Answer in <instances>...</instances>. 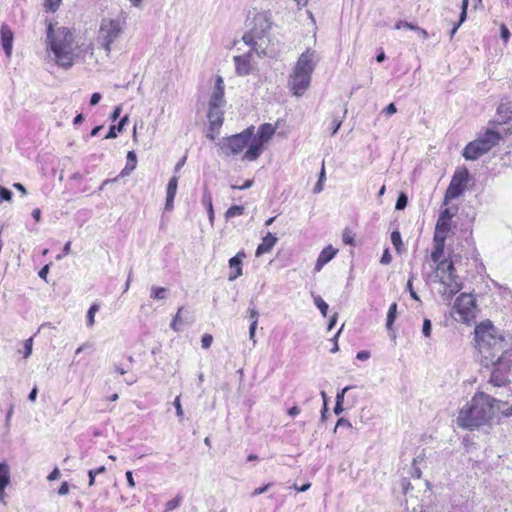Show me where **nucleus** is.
I'll list each match as a JSON object with an SVG mask.
<instances>
[{
  "mask_svg": "<svg viewBox=\"0 0 512 512\" xmlns=\"http://www.w3.org/2000/svg\"><path fill=\"white\" fill-rule=\"evenodd\" d=\"M491 324L481 323L475 328V341L481 353H488L486 357L494 358L501 352L494 362V368L490 377V383L494 386H505L512 382V350L507 348L503 336H496Z\"/></svg>",
  "mask_w": 512,
  "mask_h": 512,
  "instance_id": "obj_1",
  "label": "nucleus"
},
{
  "mask_svg": "<svg viewBox=\"0 0 512 512\" xmlns=\"http://www.w3.org/2000/svg\"><path fill=\"white\" fill-rule=\"evenodd\" d=\"M46 60L63 69L73 66L82 52V45L75 34H46Z\"/></svg>",
  "mask_w": 512,
  "mask_h": 512,
  "instance_id": "obj_2",
  "label": "nucleus"
},
{
  "mask_svg": "<svg viewBox=\"0 0 512 512\" xmlns=\"http://www.w3.org/2000/svg\"><path fill=\"white\" fill-rule=\"evenodd\" d=\"M498 402L495 398L479 392L473 396L463 408L460 409L457 416L459 427L474 430L489 422L494 415V403Z\"/></svg>",
  "mask_w": 512,
  "mask_h": 512,
  "instance_id": "obj_3",
  "label": "nucleus"
},
{
  "mask_svg": "<svg viewBox=\"0 0 512 512\" xmlns=\"http://www.w3.org/2000/svg\"><path fill=\"white\" fill-rule=\"evenodd\" d=\"M319 62L317 52L307 48L299 57L288 78V87L294 96L300 97L309 88L312 73Z\"/></svg>",
  "mask_w": 512,
  "mask_h": 512,
  "instance_id": "obj_4",
  "label": "nucleus"
},
{
  "mask_svg": "<svg viewBox=\"0 0 512 512\" xmlns=\"http://www.w3.org/2000/svg\"><path fill=\"white\" fill-rule=\"evenodd\" d=\"M501 140V135L498 131L487 129L474 141L469 142L464 150L463 157L466 160H477L482 155L488 153L493 147L497 146Z\"/></svg>",
  "mask_w": 512,
  "mask_h": 512,
  "instance_id": "obj_5",
  "label": "nucleus"
},
{
  "mask_svg": "<svg viewBox=\"0 0 512 512\" xmlns=\"http://www.w3.org/2000/svg\"><path fill=\"white\" fill-rule=\"evenodd\" d=\"M254 136V127H248L241 133L223 137L217 143L218 147L225 156H232L241 153L246 147L248 148Z\"/></svg>",
  "mask_w": 512,
  "mask_h": 512,
  "instance_id": "obj_6",
  "label": "nucleus"
},
{
  "mask_svg": "<svg viewBox=\"0 0 512 512\" xmlns=\"http://www.w3.org/2000/svg\"><path fill=\"white\" fill-rule=\"evenodd\" d=\"M275 133V127L270 123H264L259 126L257 134L252 137V142L243 154V160L255 161L262 153L263 145Z\"/></svg>",
  "mask_w": 512,
  "mask_h": 512,
  "instance_id": "obj_7",
  "label": "nucleus"
},
{
  "mask_svg": "<svg viewBox=\"0 0 512 512\" xmlns=\"http://www.w3.org/2000/svg\"><path fill=\"white\" fill-rule=\"evenodd\" d=\"M437 271L440 273V282L446 286L445 293L449 295H455L462 288L460 278L455 275L454 261L442 260L437 265Z\"/></svg>",
  "mask_w": 512,
  "mask_h": 512,
  "instance_id": "obj_8",
  "label": "nucleus"
},
{
  "mask_svg": "<svg viewBox=\"0 0 512 512\" xmlns=\"http://www.w3.org/2000/svg\"><path fill=\"white\" fill-rule=\"evenodd\" d=\"M246 27L248 32H267L273 27L272 15L269 11L250 10L246 19Z\"/></svg>",
  "mask_w": 512,
  "mask_h": 512,
  "instance_id": "obj_9",
  "label": "nucleus"
},
{
  "mask_svg": "<svg viewBox=\"0 0 512 512\" xmlns=\"http://www.w3.org/2000/svg\"><path fill=\"white\" fill-rule=\"evenodd\" d=\"M468 180L469 173L467 169L455 172L445 192V205H447L450 200L458 198L465 191L466 183Z\"/></svg>",
  "mask_w": 512,
  "mask_h": 512,
  "instance_id": "obj_10",
  "label": "nucleus"
},
{
  "mask_svg": "<svg viewBox=\"0 0 512 512\" xmlns=\"http://www.w3.org/2000/svg\"><path fill=\"white\" fill-rule=\"evenodd\" d=\"M454 308L460 319L465 323H469L475 318L476 304L471 294L462 293L458 296Z\"/></svg>",
  "mask_w": 512,
  "mask_h": 512,
  "instance_id": "obj_11",
  "label": "nucleus"
},
{
  "mask_svg": "<svg viewBox=\"0 0 512 512\" xmlns=\"http://www.w3.org/2000/svg\"><path fill=\"white\" fill-rule=\"evenodd\" d=\"M223 107H215L209 106L208 110V121H209V133L207 137L211 140H215L216 134L219 132L223 121H224V113L222 110Z\"/></svg>",
  "mask_w": 512,
  "mask_h": 512,
  "instance_id": "obj_12",
  "label": "nucleus"
},
{
  "mask_svg": "<svg viewBox=\"0 0 512 512\" xmlns=\"http://www.w3.org/2000/svg\"><path fill=\"white\" fill-rule=\"evenodd\" d=\"M224 80L221 76L216 77L214 89L210 95L209 106L224 107L226 101L224 99Z\"/></svg>",
  "mask_w": 512,
  "mask_h": 512,
  "instance_id": "obj_13",
  "label": "nucleus"
},
{
  "mask_svg": "<svg viewBox=\"0 0 512 512\" xmlns=\"http://www.w3.org/2000/svg\"><path fill=\"white\" fill-rule=\"evenodd\" d=\"M337 252L338 250L332 245L326 246L318 255L314 271L320 272L322 268L336 256Z\"/></svg>",
  "mask_w": 512,
  "mask_h": 512,
  "instance_id": "obj_14",
  "label": "nucleus"
},
{
  "mask_svg": "<svg viewBox=\"0 0 512 512\" xmlns=\"http://www.w3.org/2000/svg\"><path fill=\"white\" fill-rule=\"evenodd\" d=\"M245 257L244 252H238L235 256L229 260V268L231 272L229 274V281H234L242 275V260Z\"/></svg>",
  "mask_w": 512,
  "mask_h": 512,
  "instance_id": "obj_15",
  "label": "nucleus"
},
{
  "mask_svg": "<svg viewBox=\"0 0 512 512\" xmlns=\"http://www.w3.org/2000/svg\"><path fill=\"white\" fill-rule=\"evenodd\" d=\"M265 34H243L242 40L245 44L251 46V50L257 53L258 55L264 54L266 55L265 48L259 44V41L264 40Z\"/></svg>",
  "mask_w": 512,
  "mask_h": 512,
  "instance_id": "obj_16",
  "label": "nucleus"
},
{
  "mask_svg": "<svg viewBox=\"0 0 512 512\" xmlns=\"http://www.w3.org/2000/svg\"><path fill=\"white\" fill-rule=\"evenodd\" d=\"M178 188V176L174 175L170 178L167 184L166 190V202H165V210L171 211L173 209L174 199L177 193Z\"/></svg>",
  "mask_w": 512,
  "mask_h": 512,
  "instance_id": "obj_17",
  "label": "nucleus"
},
{
  "mask_svg": "<svg viewBox=\"0 0 512 512\" xmlns=\"http://www.w3.org/2000/svg\"><path fill=\"white\" fill-rule=\"evenodd\" d=\"M10 467L6 461L0 462V501L4 503L5 488L10 484Z\"/></svg>",
  "mask_w": 512,
  "mask_h": 512,
  "instance_id": "obj_18",
  "label": "nucleus"
},
{
  "mask_svg": "<svg viewBox=\"0 0 512 512\" xmlns=\"http://www.w3.org/2000/svg\"><path fill=\"white\" fill-rule=\"evenodd\" d=\"M277 237L275 234L268 232L266 236L262 238L261 243L256 249V256L264 255L272 250L274 245L277 243Z\"/></svg>",
  "mask_w": 512,
  "mask_h": 512,
  "instance_id": "obj_19",
  "label": "nucleus"
},
{
  "mask_svg": "<svg viewBox=\"0 0 512 512\" xmlns=\"http://www.w3.org/2000/svg\"><path fill=\"white\" fill-rule=\"evenodd\" d=\"M236 73L239 76L249 75L251 72V65L249 54L234 57Z\"/></svg>",
  "mask_w": 512,
  "mask_h": 512,
  "instance_id": "obj_20",
  "label": "nucleus"
},
{
  "mask_svg": "<svg viewBox=\"0 0 512 512\" xmlns=\"http://www.w3.org/2000/svg\"><path fill=\"white\" fill-rule=\"evenodd\" d=\"M450 230H451V221L441 219L438 217L436 226H435L434 238L447 239Z\"/></svg>",
  "mask_w": 512,
  "mask_h": 512,
  "instance_id": "obj_21",
  "label": "nucleus"
},
{
  "mask_svg": "<svg viewBox=\"0 0 512 512\" xmlns=\"http://www.w3.org/2000/svg\"><path fill=\"white\" fill-rule=\"evenodd\" d=\"M468 2H469V0H462V10L459 15V19L457 21L455 19H450V24H449V27L447 28L449 30V32H451V33L457 32L461 23L465 20ZM450 13L453 14V18H455L456 13L455 12H450Z\"/></svg>",
  "mask_w": 512,
  "mask_h": 512,
  "instance_id": "obj_22",
  "label": "nucleus"
},
{
  "mask_svg": "<svg viewBox=\"0 0 512 512\" xmlns=\"http://www.w3.org/2000/svg\"><path fill=\"white\" fill-rule=\"evenodd\" d=\"M445 241L446 239H437L433 237L434 249L431 252V259L434 263H437V265L442 261L441 257L444 253Z\"/></svg>",
  "mask_w": 512,
  "mask_h": 512,
  "instance_id": "obj_23",
  "label": "nucleus"
},
{
  "mask_svg": "<svg viewBox=\"0 0 512 512\" xmlns=\"http://www.w3.org/2000/svg\"><path fill=\"white\" fill-rule=\"evenodd\" d=\"M137 164V157L134 151H129L127 153V163L123 170L120 172L118 177H125L130 175V173L135 170Z\"/></svg>",
  "mask_w": 512,
  "mask_h": 512,
  "instance_id": "obj_24",
  "label": "nucleus"
},
{
  "mask_svg": "<svg viewBox=\"0 0 512 512\" xmlns=\"http://www.w3.org/2000/svg\"><path fill=\"white\" fill-rule=\"evenodd\" d=\"M129 117L128 115L123 116L117 125H111L109 127V131L105 136V139H113L117 137V133H120L123 131L125 125L128 123Z\"/></svg>",
  "mask_w": 512,
  "mask_h": 512,
  "instance_id": "obj_25",
  "label": "nucleus"
},
{
  "mask_svg": "<svg viewBox=\"0 0 512 512\" xmlns=\"http://www.w3.org/2000/svg\"><path fill=\"white\" fill-rule=\"evenodd\" d=\"M1 46L8 58L11 57L13 48V34H1Z\"/></svg>",
  "mask_w": 512,
  "mask_h": 512,
  "instance_id": "obj_26",
  "label": "nucleus"
},
{
  "mask_svg": "<svg viewBox=\"0 0 512 512\" xmlns=\"http://www.w3.org/2000/svg\"><path fill=\"white\" fill-rule=\"evenodd\" d=\"M168 289L165 287L152 286L150 290V298L154 300H164L168 296Z\"/></svg>",
  "mask_w": 512,
  "mask_h": 512,
  "instance_id": "obj_27",
  "label": "nucleus"
},
{
  "mask_svg": "<svg viewBox=\"0 0 512 512\" xmlns=\"http://www.w3.org/2000/svg\"><path fill=\"white\" fill-rule=\"evenodd\" d=\"M498 114L507 122L512 119V104L501 103L497 108Z\"/></svg>",
  "mask_w": 512,
  "mask_h": 512,
  "instance_id": "obj_28",
  "label": "nucleus"
},
{
  "mask_svg": "<svg viewBox=\"0 0 512 512\" xmlns=\"http://www.w3.org/2000/svg\"><path fill=\"white\" fill-rule=\"evenodd\" d=\"M397 317V303L394 302L390 305L387 313L386 328L391 331L394 321Z\"/></svg>",
  "mask_w": 512,
  "mask_h": 512,
  "instance_id": "obj_29",
  "label": "nucleus"
},
{
  "mask_svg": "<svg viewBox=\"0 0 512 512\" xmlns=\"http://www.w3.org/2000/svg\"><path fill=\"white\" fill-rule=\"evenodd\" d=\"M202 203L207 208L208 218H209L210 223L213 224L214 210H213V205H212V198L209 193H207V192L204 193Z\"/></svg>",
  "mask_w": 512,
  "mask_h": 512,
  "instance_id": "obj_30",
  "label": "nucleus"
},
{
  "mask_svg": "<svg viewBox=\"0 0 512 512\" xmlns=\"http://www.w3.org/2000/svg\"><path fill=\"white\" fill-rule=\"evenodd\" d=\"M245 208L242 205H232L225 213L226 220L238 217L244 214Z\"/></svg>",
  "mask_w": 512,
  "mask_h": 512,
  "instance_id": "obj_31",
  "label": "nucleus"
},
{
  "mask_svg": "<svg viewBox=\"0 0 512 512\" xmlns=\"http://www.w3.org/2000/svg\"><path fill=\"white\" fill-rule=\"evenodd\" d=\"M346 114H347V109H344L343 111V116L341 117H334L331 124H330V130H331V135H335L338 130L340 129L342 123H343V119L346 117Z\"/></svg>",
  "mask_w": 512,
  "mask_h": 512,
  "instance_id": "obj_32",
  "label": "nucleus"
},
{
  "mask_svg": "<svg viewBox=\"0 0 512 512\" xmlns=\"http://www.w3.org/2000/svg\"><path fill=\"white\" fill-rule=\"evenodd\" d=\"M391 242L395 247L396 251L400 254L402 252L403 243L401 234L398 230H395L391 233Z\"/></svg>",
  "mask_w": 512,
  "mask_h": 512,
  "instance_id": "obj_33",
  "label": "nucleus"
},
{
  "mask_svg": "<svg viewBox=\"0 0 512 512\" xmlns=\"http://www.w3.org/2000/svg\"><path fill=\"white\" fill-rule=\"evenodd\" d=\"M106 471V468L105 466H100L96 469H90L88 471V477H89V481H88V485L91 487L95 484V478L98 477L99 474H102Z\"/></svg>",
  "mask_w": 512,
  "mask_h": 512,
  "instance_id": "obj_34",
  "label": "nucleus"
},
{
  "mask_svg": "<svg viewBox=\"0 0 512 512\" xmlns=\"http://www.w3.org/2000/svg\"><path fill=\"white\" fill-rule=\"evenodd\" d=\"M314 304L324 317L327 316L329 306L320 296H314Z\"/></svg>",
  "mask_w": 512,
  "mask_h": 512,
  "instance_id": "obj_35",
  "label": "nucleus"
},
{
  "mask_svg": "<svg viewBox=\"0 0 512 512\" xmlns=\"http://www.w3.org/2000/svg\"><path fill=\"white\" fill-rule=\"evenodd\" d=\"M33 338H29L23 343V350H19V353L23 354L24 358H28L32 354Z\"/></svg>",
  "mask_w": 512,
  "mask_h": 512,
  "instance_id": "obj_36",
  "label": "nucleus"
},
{
  "mask_svg": "<svg viewBox=\"0 0 512 512\" xmlns=\"http://www.w3.org/2000/svg\"><path fill=\"white\" fill-rule=\"evenodd\" d=\"M181 501H182V497L181 496H176L175 498L169 500L166 503L165 511L168 512V511H172V510L178 508L180 506V504H181Z\"/></svg>",
  "mask_w": 512,
  "mask_h": 512,
  "instance_id": "obj_37",
  "label": "nucleus"
},
{
  "mask_svg": "<svg viewBox=\"0 0 512 512\" xmlns=\"http://www.w3.org/2000/svg\"><path fill=\"white\" fill-rule=\"evenodd\" d=\"M99 306L97 304H92L87 312V325L92 326L94 324V316L95 313L98 311Z\"/></svg>",
  "mask_w": 512,
  "mask_h": 512,
  "instance_id": "obj_38",
  "label": "nucleus"
},
{
  "mask_svg": "<svg viewBox=\"0 0 512 512\" xmlns=\"http://www.w3.org/2000/svg\"><path fill=\"white\" fill-rule=\"evenodd\" d=\"M340 428H345V429H348L350 431L353 430V426L352 424L350 423V421L346 418H339L337 420V423H336V426L334 428V432L337 431V429H340Z\"/></svg>",
  "mask_w": 512,
  "mask_h": 512,
  "instance_id": "obj_39",
  "label": "nucleus"
},
{
  "mask_svg": "<svg viewBox=\"0 0 512 512\" xmlns=\"http://www.w3.org/2000/svg\"><path fill=\"white\" fill-rule=\"evenodd\" d=\"M407 203H408V198H407L406 194L400 193L397 198L396 204H395V209L403 210L407 206Z\"/></svg>",
  "mask_w": 512,
  "mask_h": 512,
  "instance_id": "obj_40",
  "label": "nucleus"
},
{
  "mask_svg": "<svg viewBox=\"0 0 512 512\" xmlns=\"http://www.w3.org/2000/svg\"><path fill=\"white\" fill-rule=\"evenodd\" d=\"M13 193L8 188L0 185V203L3 201H11Z\"/></svg>",
  "mask_w": 512,
  "mask_h": 512,
  "instance_id": "obj_41",
  "label": "nucleus"
},
{
  "mask_svg": "<svg viewBox=\"0 0 512 512\" xmlns=\"http://www.w3.org/2000/svg\"><path fill=\"white\" fill-rule=\"evenodd\" d=\"M431 332H432L431 320L425 318L423 320V324H422V334H423L424 337L428 338V337L431 336Z\"/></svg>",
  "mask_w": 512,
  "mask_h": 512,
  "instance_id": "obj_42",
  "label": "nucleus"
},
{
  "mask_svg": "<svg viewBox=\"0 0 512 512\" xmlns=\"http://www.w3.org/2000/svg\"><path fill=\"white\" fill-rule=\"evenodd\" d=\"M183 311V308H180L176 314V316L173 318L171 324H170V327L175 330V331H179L180 330V327L179 325L182 323V320H181V313Z\"/></svg>",
  "mask_w": 512,
  "mask_h": 512,
  "instance_id": "obj_43",
  "label": "nucleus"
},
{
  "mask_svg": "<svg viewBox=\"0 0 512 512\" xmlns=\"http://www.w3.org/2000/svg\"><path fill=\"white\" fill-rule=\"evenodd\" d=\"M247 314L251 323L258 324L259 312L255 307H249L247 310Z\"/></svg>",
  "mask_w": 512,
  "mask_h": 512,
  "instance_id": "obj_44",
  "label": "nucleus"
},
{
  "mask_svg": "<svg viewBox=\"0 0 512 512\" xmlns=\"http://www.w3.org/2000/svg\"><path fill=\"white\" fill-rule=\"evenodd\" d=\"M173 406L175 407L176 415L179 417L180 420H182L183 416H184V412H183L182 405L180 402V396H177L175 398V400L173 402Z\"/></svg>",
  "mask_w": 512,
  "mask_h": 512,
  "instance_id": "obj_45",
  "label": "nucleus"
},
{
  "mask_svg": "<svg viewBox=\"0 0 512 512\" xmlns=\"http://www.w3.org/2000/svg\"><path fill=\"white\" fill-rule=\"evenodd\" d=\"M395 29H397V30H400V29L419 30V28L416 27L413 23H408V22H403V21L397 22L395 25Z\"/></svg>",
  "mask_w": 512,
  "mask_h": 512,
  "instance_id": "obj_46",
  "label": "nucleus"
},
{
  "mask_svg": "<svg viewBox=\"0 0 512 512\" xmlns=\"http://www.w3.org/2000/svg\"><path fill=\"white\" fill-rule=\"evenodd\" d=\"M407 290L409 291L410 293V296L414 299V300H417L419 301V297L417 295V293L415 292L414 288H413V275H410L408 281H407Z\"/></svg>",
  "mask_w": 512,
  "mask_h": 512,
  "instance_id": "obj_47",
  "label": "nucleus"
},
{
  "mask_svg": "<svg viewBox=\"0 0 512 512\" xmlns=\"http://www.w3.org/2000/svg\"><path fill=\"white\" fill-rule=\"evenodd\" d=\"M454 215V211H452L450 208H445L440 212L439 218L451 221Z\"/></svg>",
  "mask_w": 512,
  "mask_h": 512,
  "instance_id": "obj_48",
  "label": "nucleus"
},
{
  "mask_svg": "<svg viewBox=\"0 0 512 512\" xmlns=\"http://www.w3.org/2000/svg\"><path fill=\"white\" fill-rule=\"evenodd\" d=\"M213 342V337L211 334H204L201 339V346L204 349H208Z\"/></svg>",
  "mask_w": 512,
  "mask_h": 512,
  "instance_id": "obj_49",
  "label": "nucleus"
},
{
  "mask_svg": "<svg viewBox=\"0 0 512 512\" xmlns=\"http://www.w3.org/2000/svg\"><path fill=\"white\" fill-rule=\"evenodd\" d=\"M392 261V256L390 254V251L388 248H386L382 254V257L380 259V263L383 265H388Z\"/></svg>",
  "mask_w": 512,
  "mask_h": 512,
  "instance_id": "obj_50",
  "label": "nucleus"
},
{
  "mask_svg": "<svg viewBox=\"0 0 512 512\" xmlns=\"http://www.w3.org/2000/svg\"><path fill=\"white\" fill-rule=\"evenodd\" d=\"M343 242L346 245H354V237L348 229H345L343 232Z\"/></svg>",
  "mask_w": 512,
  "mask_h": 512,
  "instance_id": "obj_51",
  "label": "nucleus"
},
{
  "mask_svg": "<svg viewBox=\"0 0 512 512\" xmlns=\"http://www.w3.org/2000/svg\"><path fill=\"white\" fill-rule=\"evenodd\" d=\"M271 485H272L271 483H267L264 486L254 489V491L251 493V496L256 497L260 494L265 493L266 491H268V489L271 487Z\"/></svg>",
  "mask_w": 512,
  "mask_h": 512,
  "instance_id": "obj_52",
  "label": "nucleus"
},
{
  "mask_svg": "<svg viewBox=\"0 0 512 512\" xmlns=\"http://www.w3.org/2000/svg\"><path fill=\"white\" fill-rule=\"evenodd\" d=\"M61 1L62 0H46V7L50 11L55 12L58 9Z\"/></svg>",
  "mask_w": 512,
  "mask_h": 512,
  "instance_id": "obj_53",
  "label": "nucleus"
},
{
  "mask_svg": "<svg viewBox=\"0 0 512 512\" xmlns=\"http://www.w3.org/2000/svg\"><path fill=\"white\" fill-rule=\"evenodd\" d=\"M118 34H107L104 38L103 45L107 52L110 51V44L113 42V38Z\"/></svg>",
  "mask_w": 512,
  "mask_h": 512,
  "instance_id": "obj_54",
  "label": "nucleus"
},
{
  "mask_svg": "<svg viewBox=\"0 0 512 512\" xmlns=\"http://www.w3.org/2000/svg\"><path fill=\"white\" fill-rule=\"evenodd\" d=\"M350 389L351 386H346L341 391H339L336 395V401H339L340 404H343L345 393Z\"/></svg>",
  "mask_w": 512,
  "mask_h": 512,
  "instance_id": "obj_55",
  "label": "nucleus"
},
{
  "mask_svg": "<svg viewBox=\"0 0 512 512\" xmlns=\"http://www.w3.org/2000/svg\"><path fill=\"white\" fill-rule=\"evenodd\" d=\"M257 326H258V324H253V323H250V326H249V339L252 340L253 344L256 343L255 333H256Z\"/></svg>",
  "mask_w": 512,
  "mask_h": 512,
  "instance_id": "obj_56",
  "label": "nucleus"
},
{
  "mask_svg": "<svg viewBox=\"0 0 512 512\" xmlns=\"http://www.w3.org/2000/svg\"><path fill=\"white\" fill-rule=\"evenodd\" d=\"M59 477H60V471H59V469L56 467V468H54V469L49 473V475L47 476V480H48V481H55V480H57Z\"/></svg>",
  "mask_w": 512,
  "mask_h": 512,
  "instance_id": "obj_57",
  "label": "nucleus"
},
{
  "mask_svg": "<svg viewBox=\"0 0 512 512\" xmlns=\"http://www.w3.org/2000/svg\"><path fill=\"white\" fill-rule=\"evenodd\" d=\"M419 461V457H417L416 459L413 460V472H412V475L416 478H420L421 477V470L417 467V463Z\"/></svg>",
  "mask_w": 512,
  "mask_h": 512,
  "instance_id": "obj_58",
  "label": "nucleus"
},
{
  "mask_svg": "<svg viewBox=\"0 0 512 512\" xmlns=\"http://www.w3.org/2000/svg\"><path fill=\"white\" fill-rule=\"evenodd\" d=\"M383 112L387 115V116H391L393 114H395L397 112V108L395 106L394 103H390L384 110Z\"/></svg>",
  "mask_w": 512,
  "mask_h": 512,
  "instance_id": "obj_59",
  "label": "nucleus"
},
{
  "mask_svg": "<svg viewBox=\"0 0 512 512\" xmlns=\"http://www.w3.org/2000/svg\"><path fill=\"white\" fill-rule=\"evenodd\" d=\"M101 98H102V96L100 93H98V92L93 93L90 98V105L91 106L97 105L100 102Z\"/></svg>",
  "mask_w": 512,
  "mask_h": 512,
  "instance_id": "obj_60",
  "label": "nucleus"
},
{
  "mask_svg": "<svg viewBox=\"0 0 512 512\" xmlns=\"http://www.w3.org/2000/svg\"><path fill=\"white\" fill-rule=\"evenodd\" d=\"M113 370L120 375H124L128 372V368L121 366L120 364L114 363Z\"/></svg>",
  "mask_w": 512,
  "mask_h": 512,
  "instance_id": "obj_61",
  "label": "nucleus"
},
{
  "mask_svg": "<svg viewBox=\"0 0 512 512\" xmlns=\"http://www.w3.org/2000/svg\"><path fill=\"white\" fill-rule=\"evenodd\" d=\"M68 493H69V485H68V483L65 481V482H63V483L60 485V487H59V489H58V494H59V495H61V496H64V495H66V494H68Z\"/></svg>",
  "mask_w": 512,
  "mask_h": 512,
  "instance_id": "obj_62",
  "label": "nucleus"
},
{
  "mask_svg": "<svg viewBox=\"0 0 512 512\" xmlns=\"http://www.w3.org/2000/svg\"><path fill=\"white\" fill-rule=\"evenodd\" d=\"M126 480H127V484L130 488H133L135 487V481H134V478H133V473L132 471H127L126 474Z\"/></svg>",
  "mask_w": 512,
  "mask_h": 512,
  "instance_id": "obj_63",
  "label": "nucleus"
},
{
  "mask_svg": "<svg viewBox=\"0 0 512 512\" xmlns=\"http://www.w3.org/2000/svg\"><path fill=\"white\" fill-rule=\"evenodd\" d=\"M369 357H370V353L366 350L359 351L356 355V358L358 360H362V361L367 360Z\"/></svg>",
  "mask_w": 512,
  "mask_h": 512,
  "instance_id": "obj_64",
  "label": "nucleus"
}]
</instances>
